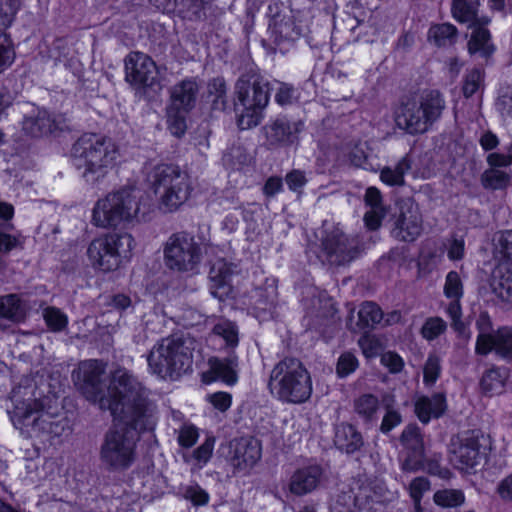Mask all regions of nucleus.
Masks as SVG:
<instances>
[{"instance_id": "1", "label": "nucleus", "mask_w": 512, "mask_h": 512, "mask_svg": "<svg viewBox=\"0 0 512 512\" xmlns=\"http://www.w3.org/2000/svg\"><path fill=\"white\" fill-rule=\"evenodd\" d=\"M73 378L81 394L101 410H108L111 414L122 413L129 422H140L133 416L138 408L141 419H147V390L128 370H115L108 381L103 362L86 360L79 364Z\"/></svg>"}, {"instance_id": "2", "label": "nucleus", "mask_w": 512, "mask_h": 512, "mask_svg": "<svg viewBox=\"0 0 512 512\" xmlns=\"http://www.w3.org/2000/svg\"><path fill=\"white\" fill-rule=\"evenodd\" d=\"M146 406L149 409L147 419H140L142 416L138 408L134 411L133 416L140 422H129L122 413L111 414L119 423L105 433L99 453L100 461L108 471H125L135 462L139 434L153 430L156 424L155 405L147 400Z\"/></svg>"}, {"instance_id": "3", "label": "nucleus", "mask_w": 512, "mask_h": 512, "mask_svg": "<svg viewBox=\"0 0 512 512\" xmlns=\"http://www.w3.org/2000/svg\"><path fill=\"white\" fill-rule=\"evenodd\" d=\"M10 400L12 408L8 409V414L16 428L26 429L32 436L48 442L71 432L65 413L46 410L27 388L13 389Z\"/></svg>"}, {"instance_id": "4", "label": "nucleus", "mask_w": 512, "mask_h": 512, "mask_svg": "<svg viewBox=\"0 0 512 512\" xmlns=\"http://www.w3.org/2000/svg\"><path fill=\"white\" fill-rule=\"evenodd\" d=\"M194 349L195 340L189 335L162 338L147 356L149 370L161 379H177L191 369Z\"/></svg>"}, {"instance_id": "5", "label": "nucleus", "mask_w": 512, "mask_h": 512, "mask_svg": "<svg viewBox=\"0 0 512 512\" xmlns=\"http://www.w3.org/2000/svg\"><path fill=\"white\" fill-rule=\"evenodd\" d=\"M118 147L112 139L97 134H84L73 144V165L81 170L87 182H95L106 174L118 157Z\"/></svg>"}, {"instance_id": "6", "label": "nucleus", "mask_w": 512, "mask_h": 512, "mask_svg": "<svg viewBox=\"0 0 512 512\" xmlns=\"http://www.w3.org/2000/svg\"><path fill=\"white\" fill-rule=\"evenodd\" d=\"M234 95V108L239 113L238 126L242 130L257 126L269 102V82L261 74L250 70L236 81Z\"/></svg>"}, {"instance_id": "7", "label": "nucleus", "mask_w": 512, "mask_h": 512, "mask_svg": "<svg viewBox=\"0 0 512 512\" xmlns=\"http://www.w3.org/2000/svg\"><path fill=\"white\" fill-rule=\"evenodd\" d=\"M148 181L158 197V208L164 213L177 211L193 191L189 174L173 164H159L152 168Z\"/></svg>"}, {"instance_id": "8", "label": "nucleus", "mask_w": 512, "mask_h": 512, "mask_svg": "<svg viewBox=\"0 0 512 512\" xmlns=\"http://www.w3.org/2000/svg\"><path fill=\"white\" fill-rule=\"evenodd\" d=\"M445 100L437 90H424L403 101L395 113L396 125L414 135L426 132L442 115Z\"/></svg>"}, {"instance_id": "9", "label": "nucleus", "mask_w": 512, "mask_h": 512, "mask_svg": "<svg viewBox=\"0 0 512 512\" xmlns=\"http://www.w3.org/2000/svg\"><path fill=\"white\" fill-rule=\"evenodd\" d=\"M268 387L279 400L293 404L307 401L312 393L309 372L300 360L292 357H286L274 366Z\"/></svg>"}, {"instance_id": "10", "label": "nucleus", "mask_w": 512, "mask_h": 512, "mask_svg": "<svg viewBox=\"0 0 512 512\" xmlns=\"http://www.w3.org/2000/svg\"><path fill=\"white\" fill-rule=\"evenodd\" d=\"M140 192L133 187H123L99 199L92 214V222L101 228H115L138 219Z\"/></svg>"}, {"instance_id": "11", "label": "nucleus", "mask_w": 512, "mask_h": 512, "mask_svg": "<svg viewBox=\"0 0 512 512\" xmlns=\"http://www.w3.org/2000/svg\"><path fill=\"white\" fill-rule=\"evenodd\" d=\"M134 247V239L128 233H113L94 239L87 250L93 267L104 272L118 268L122 258H128Z\"/></svg>"}, {"instance_id": "12", "label": "nucleus", "mask_w": 512, "mask_h": 512, "mask_svg": "<svg viewBox=\"0 0 512 512\" xmlns=\"http://www.w3.org/2000/svg\"><path fill=\"white\" fill-rule=\"evenodd\" d=\"M272 14L269 22V39L274 49L286 53L293 43L305 35L309 29V18L302 12L283 9Z\"/></svg>"}, {"instance_id": "13", "label": "nucleus", "mask_w": 512, "mask_h": 512, "mask_svg": "<svg viewBox=\"0 0 512 512\" xmlns=\"http://www.w3.org/2000/svg\"><path fill=\"white\" fill-rule=\"evenodd\" d=\"M321 250L319 258L331 265H344L360 253L359 241L348 237L339 225L324 221L321 229Z\"/></svg>"}, {"instance_id": "14", "label": "nucleus", "mask_w": 512, "mask_h": 512, "mask_svg": "<svg viewBox=\"0 0 512 512\" xmlns=\"http://www.w3.org/2000/svg\"><path fill=\"white\" fill-rule=\"evenodd\" d=\"M167 268L177 272H193L202 260V250L195 237L186 233L172 234L164 245Z\"/></svg>"}, {"instance_id": "15", "label": "nucleus", "mask_w": 512, "mask_h": 512, "mask_svg": "<svg viewBox=\"0 0 512 512\" xmlns=\"http://www.w3.org/2000/svg\"><path fill=\"white\" fill-rule=\"evenodd\" d=\"M157 78L155 62L147 54L130 52L125 58V79L137 87H150Z\"/></svg>"}, {"instance_id": "16", "label": "nucleus", "mask_w": 512, "mask_h": 512, "mask_svg": "<svg viewBox=\"0 0 512 512\" xmlns=\"http://www.w3.org/2000/svg\"><path fill=\"white\" fill-rule=\"evenodd\" d=\"M20 7V0H0V73L15 59V50L5 30L12 24Z\"/></svg>"}, {"instance_id": "17", "label": "nucleus", "mask_w": 512, "mask_h": 512, "mask_svg": "<svg viewBox=\"0 0 512 512\" xmlns=\"http://www.w3.org/2000/svg\"><path fill=\"white\" fill-rule=\"evenodd\" d=\"M443 293L450 300L446 312L451 318V326L459 334H464L466 326L462 321V308L460 300L464 295L463 281L457 271H450L446 275Z\"/></svg>"}, {"instance_id": "18", "label": "nucleus", "mask_w": 512, "mask_h": 512, "mask_svg": "<svg viewBox=\"0 0 512 512\" xmlns=\"http://www.w3.org/2000/svg\"><path fill=\"white\" fill-rule=\"evenodd\" d=\"M422 230L423 220L418 207L412 203L402 205L392 229L393 237L400 241L413 242L421 235Z\"/></svg>"}, {"instance_id": "19", "label": "nucleus", "mask_w": 512, "mask_h": 512, "mask_svg": "<svg viewBox=\"0 0 512 512\" xmlns=\"http://www.w3.org/2000/svg\"><path fill=\"white\" fill-rule=\"evenodd\" d=\"M494 352L506 363H512V326H503L493 332V336H481L475 345V353L486 356Z\"/></svg>"}, {"instance_id": "20", "label": "nucleus", "mask_w": 512, "mask_h": 512, "mask_svg": "<svg viewBox=\"0 0 512 512\" xmlns=\"http://www.w3.org/2000/svg\"><path fill=\"white\" fill-rule=\"evenodd\" d=\"M65 119L61 115H54L45 109H34L26 114L22 121L23 131L32 137H41L63 130Z\"/></svg>"}, {"instance_id": "21", "label": "nucleus", "mask_w": 512, "mask_h": 512, "mask_svg": "<svg viewBox=\"0 0 512 512\" xmlns=\"http://www.w3.org/2000/svg\"><path fill=\"white\" fill-rule=\"evenodd\" d=\"M451 462L461 471H468L480 464L481 452L477 438L469 436L459 438L451 444Z\"/></svg>"}, {"instance_id": "22", "label": "nucleus", "mask_w": 512, "mask_h": 512, "mask_svg": "<svg viewBox=\"0 0 512 512\" xmlns=\"http://www.w3.org/2000/svg\"><path fill=\"white\" fill-rule=\"evenodd\" d=\"M400 441L408 451L402 469L408 472L419 470L423 465L424 457V443L419 427L415 424L406 426L402 431Z\"/></svg>"}, {"instance_id": "23", "label": "nucleus", "mask_w": 512, "mask_h": 512, "mask_svg": "<svg viewBox=\"0 0 512 512\" xmlns=\"http://www.w3.org/2000/svg\"><path fill=\"white\" fill-rule=\"evenodd\" d=\"M303 127L301 120H293L285 116L278 117L265 126L266 138L271 145H291L298 140Z\"/></svg>"}, {"instance_id": "24", "label": "nucleus", "mask_w": 512, "mask_h": 512, "mask_svg": "<svg viewBox=\"0 0 512 512\" xmlns=\"http://www.w3.org/2000/svg\"><path fill=\"white\" fill-rule=\"evenodd\" d=\"M323 478V469L318 464L298 468L291 475L288 488L295 496H304L315 491Z\"/></svg>"}, {"instance_id": "25", "label": "nucleus", "mask_w": 512, "mask_h": 512, "mask_svg": "<svg viewBox=\"0 0 512 512\" xmlns=\"http://www.w3.org/2000/svg\"><path fill=\"white\" fill-rule=\"evenodd\" d=\"M200 85L196 78L190 77L174 84L170 90L168 106L190 112L196 105Z\"/></svg>"}, {"instance_id": "26", "label": "nucleus", "mask_w": 512, "mask_h": 512, "mask_svg": "<svg viewBox=\"0 0 512 512\" xmlns=\"http://www.w3.org/2000/svg\"><path fill=\"white\" fill-rule=\"evenodd\" d=\"M231 264L224 259H216L212 262L209 271L211 295L220 301L226 299L232 292L230 278L232 275Z\"/></svg>"}, {"instance_id": "27", "label": "nucleus", "mask_w": 512, "mask_h": 512, "mask_svg": "<svg viewBox=\"0 0 512 512\" xmlns=\"http://www.w3.org/2000/svg\"><path fill=\"white\" fill-rule=\"evenodd\" d=\"M261 458V447L256 440H241L235 445L231 465L237 470L253 467Z\"/></svg>"}, {"instance_id": "28", "label": "nucleus", "mask_w": 512, "mask_h": 512, "mask_svg": "<svg viewBox=\"0 0 512 512\" xmlns=\"http://www.w3.org/2000/svg\"><path fill=\"white\" fill-rule=\"evenodd\" d=\"M25 304L17 294L0 296V332L12 323L20 322L25 317Z\"/></svg>"}, {"instance_id": "29", "label": "nucleus", "mask_w": 512, "mask_h": 512, "mask_svg": "<svg viewBox=\"0 0 512 512\" xmlns=\"http://www.w3.org/2000/svg\"><path fill=\"white\" fill-rule=\"evenodd\" d=\"M209 372L213 380H221L228 385H234L238 380V357L231 353L226 358H211Z\"/></svg>"}, {"instance_id": "30", "label": "nucleus", "mask_w": 512, "mask_h": 512, "mask_svg": "<svg viewBox=\"0 0 512 512\" xmlns=\"http://www.w3.org/2000/svg\"><path fill=\"white\" fill-rule=\"evenodd\" d=\"M445 410L446 399L441 393L432 397L422 396L415 402V413L423 424H427L431 418L441 417Z\"/></svg>"}, {"instance_id": "31", "label": "nucleus", "mask_w": 512, "mask_h": 512, "mask_svg": "<svg viewBox=\"0 0 512 512\" xmlns=\"http://www.w3.org/2000/svg\"><path fill=\"white\" fill-rule=\"evenodd\" d=\"M334 443L339 450L347 454L358 451L364 444L361 433L348 423H341L336 427Z\"/></svg>"}, {"instance_id": "32", "label": "nucleus", "mask_w": 512, "mask_h": 512, "mask_svg": "<svg viewBox=\"0 0 512 512\" xmlns=\"http://www.w3.org/2000/svg\"><path fill=\"white\" fill-rule=\"evenodd\" d=\"M509 376L510 369L508 367L492 365L483 373L480 379L482 391L491 395L501 393Z\"/></svg>"}, {"instance_id": "33", "label": "nucleus", "mask_w": 512, "mask_h": 512, "mask_svg": "<svg viewBox=\"0 0 512 512\" xmlns=\"http://www.w3.org/2000/svg\"><path fill=\"white\" fill-rule=\"evenodd\" d=\"M494 50L489 30L483 27L473 29L468 41L469 53L479 54L481 57L487 58L493 54Z\"/></svg>"}, {"instance_id": "34", "label": "nucleus", "mask_w": 512, "mask_h": 512, "mask_svg": "<svg viewBox=\"0 0 512 512\" xmlns=\"http://www.w3.org/2000/svg\"><path fill=\"white\" fill-rule=\"evenodd\" d=\"M355 413L365 422L371 423L377 419L379 400L373 394H362L354 400Z\"/></svg>"}, {"instance_id": "35", "label": "nucleus", "mask_w": 512, "mask_h": 512, "mask_svg": "<svg viewBox=\"0 0 512 512\" xmlns=\"http://www.w3.org/2000/svg\"><path fill=\"white\" fill-rule=\"evenodd\" d=\"M411 168L410 159L405 156L399 160L394 167H384L381 170V180L391 186H401L404 184V175Z\"/></svg>"}, {"instance_id": "36", "label": "nucleus", "mask_w": 512, "mask_h": 512, "mask_svg": "<svg viewBox=\"0 0 512 512\" xmlns=\"http://www.w3.org/2000/svg\"><path fill=\"white\" fill-rule=\"evenodd\" d=\"M480 0H453L451 12L459 23H472L478 14Z\"/></svg>"}, {"instance_id": "37", "label": "nucleus", "mask_w": 512, "mask_h": 512, "mask_svg": "<svg viewBox=\"0 0 512 512\" xmlns=\"http://www.w3.org/2000/svg\"><path fill=\"white\" fill-rule=\"evenodd\" d=\"M383 319L381 308L374 302H364L358 311L357 325L361 329H372Z\"/></svg>"}, {"instance_id": "38", "label": "nucleus", "mask_w": 512, "mask_h": 512, "mask_svg": "<svg viewBox=\"0 0 512 512\" xmlns=\"http://www.w3.org/2000/svg\"><path fill=\"white\" fill-rule=\"evenodd\" d=\"M208 93L212 98V108L224 111L228 107L227 85L223 78L217 77L208 83Z\"/></svg>"}, {"instance_id": "39", "label": "nucleus", "mask_w": 512, "mask_h": 512, "mask_svg": "<svg viewBox=\"0 0 512 512\" xmlns=\"http://www.w3.org/2000/svg\"><path fill=\"white\" fill-rule=\"evenodd\" d=\"M511 177V174L506 171L489 168L481 175V182L486 189L501 190L509 185Z\"/></svg>"}, {"instance_id": "40", "label": "nucleus", "mask_w": 512, "mask_h": 512, "mask_svg": "<svg viewBox=\"0 0 512 512\" xmlns=\"http://www.w3.org/2000/svg\"><path fill=\"white\" fill-rule=\"evenodd\" d=\"M212 333L221 337L228 347L234 348L238 345V328L236 324L227 319H219L214 324Z\"/></svg>"}, {"instance_id": "41", "label": "nucleus", "mask_w": 512, "mask_h": 512, "mask_svg": "<svg viewBox=\"0 0 512 512\" xmlns=\"http://www.w3.org/2000/svg\"><path fill=\"white\" fill-rule=\"evenodd\" d=\"M457 29L454 25L443 23L432 26L428 31V39L432 40L437 46L451 44L456 37Z\"/></svg>"}, {"instance_id": "42", "label": "nucleus", "mask_w": 512, "mask_h": 512, "mask_svg": "<svg viewBox=\"0 0 512 512\" xmlns=\"http://www.w3.org/2000/svg\"><path fill=\"white\" fill-rule=\"evenodd\" d=\"M495 276L500 278V296L506 299L512 298V259L501 262L495 270Z\"/></svg>"}, {"instance_id": "43", "label": "nucleus", "mask_w": 512, "mask_h": 512, "mask_svg": "<svg viewBox=\"0 0 512 512\" xmlns=\"http://www.w3.org/2000/svg\"><path fill=\"white\" fill-rule=\"evenodd\" d=\"M205 4L206 2L204 0H190L174 5V7L178 9L182 18L196 21L206 17Z\"/></svg>"}, {"instance_id": "44", "label": "nucleus", "mask_w": 512, "mask_h": 512, "mask_svg": "<svg viewBox=\"0 0 512 512\" xmlns=\"http://www.w3.org/2000/svg\"><path fill=\"white\" fill-rule=\"evenodd\" d=\"M167 124L168 129L172 135L181 137L187 128L186 115L188 111L175 109L174 107L167 106Z\"/></svg>"}, {"instance_id": "45", "label": "nucleus", "mask_w": 512, "mask_h": 512, "mask_svg": "<svg viewBox=\"0 0 512 512\" xmlns=\"http://www.w3.org/2000/svg\"><path fill=\"white\" fill-rule=\"evenodd\" d=\"M434 502L445 508L460 506L465 501L464 493L458 489H443L434 494Z\"/></svg>"}, {"instance_id": "46", "label": "nucleus", "mask_w": 512, "mask_h": 512, "mask_svg": "<svg viewBox=\"0 0 512 512\" xmlns=\"http://www.w3.org/2000/svg\"><path fill=\"white\" fill-rule=\"evenodd\" d=\"M383 402L385 404L386 413L382 419L380 431L382 433H388L402 422V417L398 411L392 408L394 403L392 396H385Z\"/></svg>"}, {"instance_id": "47", "label": "nucleus", "mask_w": 512, "mask_h": 512, "mask_svg": "<svg viewBox=\"0 0 512 512\" xmlns=\"http://www.w3.org/2000/svg\"><path fill=\"white\" fill-rule=\"evenodd\" d=\"M367 28L369 25L365 19V17L360 18L356 15L347 14L346 18L343 20V30H348L352 35V39H348V42H356L360 39V34L362 32H367Z\"/></svg>"}, {"instance_id": "48", "label": "nucleus", "mask_w": 512, "mask_h": 512, "mask_svg": "<svg viewBox=\"0 0 512 512\" xmlns=\"http://www.w3.org/2000/svg\"><path fill=\"white\" fill-rule=\"evenodd\" d=\"M182 496L194 506H204L209 502V494L198 484L188 485L182 488Z\"/></svg>"}, {"instance_id": "49", "label": "nucleus", "mask_w": 512, "mask_h": 512, "mask_svg": "<svg viewBox=\"0 0 512 512\" xmlns=\"http://www.w3.org/2000/svg\"><path fill=\"white\" fill-rule=\"evenodd\" d=\"M483 78L484 72L478 68H474L466 74L462 88L466 98L471 97L480 89Z\"/></svg>"}, {"instance_id": "50", "label": "nucleus", "mask_w": 512, "mask_h": 512, "mask_svg": "<svg viewBox=\"0 0 512 512\" xmlns=\"http://www.w3.org/2000/svg\"><path fill=\"white\" fill-rule=\"evenodd\" d=\"M447 328L446 322L440 317H431L428 318L423 327H422V335L427 340H434L439 335L445 332Z\"/></svg>"}, {"instance_id": "51", "label": "nucleus", "mask_w": 512, "mask_h": 512, "mask_svg": "<svg viewBox=\"0 0 512 512\" xmlns=\"http://www.w3.org/2000/svg\"><path fill=\"white\" fill-rule=\"evenodd\" d=\"M430 490V481L426 477H416L409 485V494L416 508L420 507L425 492Z\"/></svg>"}, {"instance_id": "52", "label": "nucleus", "mask_w": 512, "mask_h": 512, "mask_svg": "<svg viewBox=\"0 0 512 512\" xmlns=\"http://www.w3.org/2000/svg\"><path fill=\"white\" fill-rule=\"evenodd\" d=\"M44 319L47 325L54 331H60L67 325V317L59 309L50 307L44 311Z\"/></svg>"}, {"instance_id": "53", "label": "nucleus", "mask_w": 512, "mask_h": 512, "mask_svg": "<svg viewBox=\"0 0 512 512\" xmlns=\"http://www.w3.org/2000/svg\"><path fill=\"white\" fill-rule=\"evenodd\" d=\"M441 372L440 358L436 355H429L424 365V382L434 384Z\"/></svg>"}, {"instance_id": "54", "label": "nucleus", "mask_w": 512, "mask_h": 512, "mask_svg": "<svg viewBox=\"0 0 512 512\" xmlns=\"http://www.w3.org/2000/svg\"><path fill=\"white\" fill-rule=\"evenodd\" d=\"M358 360L354 354L350 352L343 353L337 362L336 371L339 377H346L356 370Z\"/></svg>"}, {"instance_id": "55", "label": "nucleus", "mask_w": 512, "mask_h": 512, "mask_svg": "<svg viewBox=\"0 0 512 512\" xmlns=\"http://www.w3.org/2000/svg\"><path fill=\"white\" fill-rule=\"evenodd\" d=\"M358 343L367 358L375 357L380 352V343L374 336L364 335L359 339Z\"/></svg>"}, {"instance_id": "56", "label": "nucleus", "mask_w": 512, "mask_h": 512, "mask_svg": "<svg viewBox=\"0 0 512 512\" xmlns=\"http://www.w3.org/2000/svg\"><path fill=\"white\" fill-rule=\"evenodd\" d=\"M198 439V431L196 427L192 425L183 426L178 435V443L184 448L192 447Z\"/></svg>"}, {"instance_id": "57", "label": "nucleus", "mask_w": 512, "mask_h": 512, "mask_svg": "<svg viewBox=\"0 0 512 512\" xmlns=\"http://www.w3.org/2000/svg\"><path fill=\"white\" fill-rule=\"evenodd\" d=\"M285 181L290 190L300 192L307 183V178L303 171L294 169L286 175Z\"/></svg>"}, {"instance_id": "58", "label": "nucleus", "mask_w": 512, "mask_h": 512, "mask_svg": "<svg viewBox=\"0 0 512 512\" xmlns=\"http://www.w3.org/2000/svg\"><path fill=\"white\" fill-rule=\"evenodd\" d=\"M381 363L387 367L391 373L400 372L404 366L402 358L398 354L390 351L381 355Z\"/></svg>"}, {"instance_id": "59", "label": "nucleus", "mask_w": 512, "mask_h": 512, "mask_svg": "<svg viewBox=\"0 0 512 512\" xmlns=\"http://www.w3.org/2000/svg\"><path fill=\"white\" fill-rule=\"evenodd\" d=\"M497 108L502 117L512 119V87L508 88L500 95L497 102Z\"/></svg>"}, {"instance_id": "60", "label": "nucleus", "mask_w": 512, "mask_h": 512, "mask_svg": "<svg viewBox=\"0 0 512 512\" xmlns=\"http://www.w3.org/2000/svg\"><path fill=\"white\" fill-rule=\"evenodd\" d=\"M384 216V208H370V210L365 213L364 221L370 230H376L380 227Z\"/></svg>"}, {"instance_id": "61", "label": "nucleus", "mask_w": 512, "mask_h": 512, "mask_svg": "<svg viewBox=\"0 0 512 512\" xmlns=\"http://www.w3.org/2000/svg\"><path fill=\"white\" fill-rule=\"evenodd\" d=\"M213 448L214 440L208 438L193 452V456L199 463L206 464L212 456Z\"/></svg>"}, {"instance_id": "62", "label": "nucleus", "mask_w": 512, "mask_h": 512, "mask_svg": "<svg viewBox=\"0 0 512 512\" xmlns=\"http://www.w3.org/2000/svg\"><path fill=\"white\" fill-rule=\"evenodd\" d=\"M208 401L219 411H226L231 406L232 398L227 392H217L208 395Z\"/></svg>"}, {"instance_id": "63", "label": "nucleus", "mask_w": 512, "mask_h": 512, "mask_svg": "<svg viewBox=\"0 0 512 512\" xmlns=\"http://www.w3.org/2000/svg\"><path fill=\"white\" fill-rule=\"evenodd\" d=\"M294 99V88L288 84H281L275 94L276 102L284 106L291 104Z\"/></svg>"}, {"instance_id": "64", "label": "nucleus", "mask_w": 512, "mask_h": 512, "mask_svg": "<svg viewBox=\"0 0 512 512\" xmlns=\"http://www.w3.org/2000/svg\"><path fill=\"white\" fill-rule=\"evenodd\" d=\"M109 305L118 310L120 313L125 312L128 309H133L131 298L125 294L113 295Z\"/></svg>"}]
</instances>
